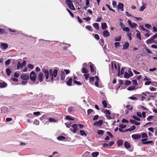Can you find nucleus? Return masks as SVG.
<instances>
[{"label":"nucleus","instance_id":"nucleus-1","mask_svg":"<svg viewBox=\"0 0 157 157\" xmlns=\"http://www.w3.org/2000/svg\"><path fill=\"white\" fill-rule=\"evenodd\" d=\"M42 70L43 72L44 73L46 81H48V79L49 77L51 81H53L54 77H56L57 75L58 70L56 69H54L53 71L51 69L48 71L44 68V67H43L42 69Z\"/></svg>","mask_w":157,"mask_h":157},{"label":"nucleus","instance_id":"nucleus-2","mask_svg":"<svg viewBox=\"0 0 157 157\" xmlns=\"http://www.w3.org/2000/svg\"><path fill=\"white\" fill-rule=\"evenodd\" d=\"M30 77L31 80L33 82L35 81L36 78V75L35 72L32 71L31 72L30 75Z\"/></svg>","mask_w":157,"mask_h":157},{"label":"nucleus","instance_id":"nucleus-3","mask_svg":"<svg viewBox=\"0 0 157 157\" xmlns=\"http://www.w3.org/2000/svg\"><path fill=\"white\" fill-rule=\"evenodd\" d=\"M38 79L40 82L43 81V74L41 73L40 72L37 76Z\"/></svg>","mask_w":157,"mask_h":157},{"label":"nucleus","instance_id":"nucleus-4","mask_svg":"<svg viewBox=\"0 0 157 157\" xmlns=\"http://www.w3.org/2000/svg\"><path fill=\"white\" fill-rule=\"evenodd\" d=\"M132 138L134 140H137L141 138V136L140 134H134L132 135Z\"/></svg>","mask_w":157,"mask_h":157},{"label":"nucleus","instance_id":"nucleus-5","mask_svg":"<svg viewBox=\"0 0 157 157\" xmlns=\"http://www.w3.org/2000/svg\"><path fill=\"white\" fill-rule=\"evenodd\" d=\"M21 78L24 80H27L29 79V75L23 74L21 75Z\"/></svg>","mask_w":157,"mask_h":157},{"label":"nucleus","instance_id":"nucleus-6","mask_svg":"<svg viewBox=\"0 0 157 157\" xmlns=\"http://www.w3.org/2000/svg\"><path fill=\"white\" fill-rule=\"evenodd\" d=\"M103 36L105 37H106L110 36V33L108 30H104L103 32Z\"/></svg>","mask_w":157,"mask_h":157},{"label":"nucleus","instance_id":"nucleus-7","mask_svg":"<svg viewBox=\"0 0 157 157\" xmlns=\"http://www.w3.org/2000/svg\"><path fill=\"white\" fill-rule=\"evenodd\" d=\"M103 123V120H100L98 121L95 122L94 123V125L96 126H100Z\"/></svg>","mask_w":157,"mask_h":157},{"label":"nucleus","instance_id":"nucleus-8","mask_svg":"<svg viewBox=\"0 0 157 157\" xmlns=\"http://www.w3.org/2000/svg\"><path fill=\"white\" fill-rule=\"evenodd\" d=\"M74 106H71L69 107V112H72L75 110V108H76L77 107V105L75 103H74L72 104Z\"/></svg>","mask_w":157,"mask_h":157},{"label":"nucleus","instance_id":"nucleus-9","mask_svg":"<svg viewBox=\"0 0 157 157\" xmlns=\"http://www.w3.org/2000/svg\"><path fill=\"white\" fill-rule=\"evenodd\" d=\"M117 8L118 9L120 10L121 11H123L124 10L123 4L121 3H119L118 6Z\"/></svg>","mask_w":157,"mask_h":157},{"label":"nucleus","instance_id":"nucleus-10","mask_svg":"<svg viewBox=\"0 0 157 157\" xmlns=\"http://www.w3.org/2000/svg\"><path fill=\"white\" fill-rule=\"evenodd\" d=\"M117 66H118V67H117V64L116 63H114V66L116 70L117 69V71H118V75L119 76V75H120V67L118 64H117Z\"/></svg>","mask_w":157,"mask_h":157},{"label":"nucleus","instance_id":"nucleus-11","mask_svg":"<svg viewBox=\"0 0 157 157\" xmlns=\"http://www.w3.org/2000/svg\"><path fill=\"white\" fill-rule=\"evenodd\" d=\"M1 112L2 113H6L8 111L9 109L6 107H2L1 108Z\"/></svg>","mask_w":157,"mask_h":157},{"label":"nucleus","instance_id":"nucleus-12","mask_svg":"<svg viewBox=\"0 0 157 157\" xmlns=\"http://www.w3.org/2000/svg\"><path fill=\"white\" fill-rule=\"evenodd\" d=\"M7 86V83L5 82H0V88H4Z\"/></svg>","mask_w":157,"mask_h":157},{"label":"nucleus","instance_id":"nucleus-13","mask_svg":"<svg viewBox=\"0 0 157 157\" xmlns=\"http://www.w3.org/2000/svg\"><path fill=\"white\" fill-rule=\"evenodd\" d=\"M129 46V43L128 42H125L123 45V49H127Z\"/></svg>","mask_w":157,"mask_h":157},{"label":"nucleus","instance_id":"nucleus-14","mask_svg":"<svg viewBox=\"0 0 157 157\" xmlns=\"http://www.w3.org/2000/svg\"><path fill=\"white\" fill-rule=\"evenodd\" d=\"M69 8L73 10H75V7L73 5L72 1L70 0H69Z\"/></svg>","mask_w":157,"mask_h":157},{"label":"nucleus","instance_id":"nucleus-15","mask_svg":"<svg viewBox=\"0 0 157 157\" xmlns=\"http://www.w3.org/2000/svg\"><path fill=\"white\" fill-rule=\"evenodd\" d=\"M124 146L125 148L127 149L131 147L130 144L127 141H125L124 144Z\"/></svg>","mask_w":157,"mask_h":157},{"label":"nucleus","instance_id":"nucleus-16","mask_svg":"<svg viewBox=\"0 0 157 157\" xmlns=\"http://www.w3.org/2000/svg\"><path fill=\"white\" fill-rule=\"evenodd\" d=\"M57 139L58 140L62 141L66 139V138L63 136H59L57 137Z\"/></svg>","mask_w":157,"mask_h":157},{"label":"nucleus","instance_id":"nucleus-17","mask_svg":"<svg viewBox=\"0 0 157 157\" xmlns=\"http://www.w3.org/2000/svg\"><path fill=\"white\" fill-rule=\"evenodd\" d=\"M91 64L90 65V68L91 70V71L93 73L94 72L95 69L94 68V65L90 63Z\"/></svg>","mask_w":157,"mask_h":157},{"label":"nucleus","instance_id":"nucleus-18","mask_svg":"<svg viewBox=\"0 0 157 157\" xmlns=\"http://www.w3.org/2000/svg\"><path fill=\"white\" fill-rule=\"evenodd\" d=\"M107 24L106 23H103L101 25V28L103 30L106 29L107 27Z\"/></svg>","mask_w":157,"mask_h":157},{"label":"nucleus","instance_id":"nucleus-19","mask_svg":"<svg viewBox=\"0 0 157 157\" xmlns=\"http://www.w3.org/2000/svg\"><path fill=\"white\" fill-rule=\"evenodd\" d=\"M154 41L151 38L147 40L146 41V43L147 44H149L150 43H153L154 42Z\"/></svg>","mask_w":157,"mask_h":157},{"label":"nucleus","instance_id":"nucleus-20","mask_svg":"<svg viewBox=\"0 0 157 157\" xmlns=\"http://www.w3.org/2000/svg\"><path fill=\"white\" fill-rule=\"evenodd\" d=\"M82 72L83 73H87L88 72V71L86 68L83 67L82 68Z\"/></svg>","mask_w":157,"mask_h":157},{"label":"nucleus","instance_id":"nucleus-21","mask_svg":"<svg viewBox=\"0 0 157 157\" xmlns=\"http://www.w3.org/2000/svg\"><path fill=\"white\" fill-rule=\"evenodd\" d=\"M94 27L97 30H98L99 29V25L98 23H94L93 24Z\"/></svg>","mask_w":157,"mask_h":157},{"label":"nucleus","instance_id":"nucleus-22","mask_svg":"<svg viewBox=\"0 0 157 157\" xmlns=\"http://www.w3.org/2000/svg\"><path fill=\"white\" fill-rule=\"evenodd\" d=\"M1 46L2 48L5 49L8 48V45L6 43H2L1 44Z\"/></svg>","mask_w":157,"mask_h":157},{"label":"nucleus","instance_id":"nucleus-23","mask_svg":"<svg viewBox=\"0 0 157 157\" xmlns=\"http://www.w3.org/2000/svg\"><path fill=\"white\" fill-rule=\"evenodd\" d=\"M99 154L98 152H94L92 153V157H97Z\"/></svg>","mask_w":157,"mask_h":157},{"label":"nucleus","instance_id":"nucleus-24","mask_svg":"<svg viewBox=\"0 0 157 157\" xmlns=\"http://www.w3.org/2000/svg\"><path fill=\"white\" fill-rule=\"evenodd\" d=\"M131 77L130 74H129L127 72H125L124 74V78H128Z\"/></svg>","mask_w":157,"mask_h":157},{"label":"nucleus","instance_id":"nucleus-25","mask_svg":"<svg viewBox=\"0 0 157 157\" xmlns=\"http://www.w3.org/2000/svg\"><path fill=\"white\" fill-rule=\"evenodd\" d=\"M80 132L81 135L82 136H86L87 135L85 131L83 130H80Z\"/></svg>","mask_w":157,"mask_h":157},{"label":"nucleus","instance_id":"nucleus-26","mask_svg":"<svg viewBox=\"0 0 157 157\" xmlns=\"http://www.w3.org/2000/svg\"><path fill=\"white\" fill-rule=\"evenodd\" d=\"M85 27L88 30L90 31H93V29L91 26L90 25L86 26Z\"/></svg>","mask_w":157,"mask_h":157},{"label":"nucleus","instance_id":"nucleus-27","mask_svg":"<svg viewBox=\"0 0 157 157\" xmlns=\"http://www.w3.org/2000/svg\"><path fill=\"white\" fill-rule=\"evenodd\" d=\"M92 112H94V113H95V112L94 111V110L91 109H88L87 111V113L88 115H90V114H91Z\"/></svg>","mask_w":157,"mask_h":157},{"label":"nucleus","instance_id":"nucleus-28","mask_svg":"<svg viewBox=\"0 0 157 157\" xmlns=\"http://www.w3.org/2000/svg\"><path fill=\"white\" fill-rule=\"evenodd\" d=\"M144 48L145 49L146 51L148 53L150 54H152V52L150 51V50L148 48L145 46L144 47Z\"/></svg>","mask_w":157,"mask_h":157},{"label":"nucleus","instance_id":"nucleus-29","mask_svg":"<svg viewBox=\"0 0 157 157\" xmlns=\"http://www.w3.org/2000/svg\"><path fill=\"white\" fill-rule=\"evenodd\" d=\"M102 104L103 105V107L104 108L107 107V103L106 101L105 100L103 101H102Z\"/></svg>","mask_w":157,"mask_h":157},{"label":"nucleus","instance_id":"nucleus-30","mask_svg":"<svg viewBox=\"0 0 157 157\" xmlns=\"http://www.w3.org/2000/svg\"><path fill=\"white\" fill-rule=\"evenodd\" d=\"M104 112L106 114H108V115H110L111 114V113L109 110L107 109L104 110Z\"/></svg>","mask_w":157,"mask_h":157},{"label":"nucleus","instance_id":"nucleus-31","mask_svg":"<svg viewBox=\"0 0 157 157\" xmlns=\"http://www.w3.org/2000/svg\"><path fill=\"white\" fill-rule=\"evenodd\" d=\"M61 80H63L65 78V73L64 72H62L61 73Z\"/></svg>","mask_w":157,"mask_h":157},{"label":"nucleus","instance_id":"nucleus-32","mask_svg":"<svg viewBox=\"0 0 157 157\" xmlns=\"http://www.w3.org/2000/svg\"><path fill=\"white\" fill-rule=\"evenodd\" d=\"M104 132V131L101 130H98L97 132V133L99 135H102Z\"/></svg>","mask_w":157,"mask_h":157},{"label":"nucleus","instance_id":"nucleus-33","mask_svg":"<svg viewBox=\"0 0 157 157\" xmlns=\"http://www.w3.org/2000/svg\"><path fill=\"white\" fill-rule=\"evenodd\" d=\"M6 72L7 75H9L11 72L10 69L9 68H8L6 69Z\"/></svg>","mask_w":157,"mask_h":157},{"label":"nucleus","instance_id":"nucleus-34","mask_svg":"<svg viewBox=\"0 0 157 157\" xmlns=\"http://www.w3.org/2000/svg\"><path fill=\"white\" fill-rule=\"evenodd\" d=\"M126 107L129 110H131L133 109V107L131 105H127Z\"/></svg>","mask_w":157,"mask_h":157},{"label":"nucleus","instance_id":"nucleus-35","mask_svg":"<svg viewBox=\"0 0 157 157\" xmlns=\"http://www.w3.org/2000/svg\"><path fill=\"white\" fill-rule=\"evenodd\" d=\"M117 143L118 145L119 146H121L123 144V142L122 140H118L117 142Z\"/></svg>","mask_w":157,"mask_h":157},{"label":"nucleus","instance_id":"nucleus-36","mask_svg":"<svg viewBox=\"0 0 157 157\" xmlns=\"http://www.w3.org/2000/svg\"><path fill=\"white\" fill-rule=\"evenodd\" d=\"M89 80L90 82L92 83V82L94 81V78L93 77H90L89 78Z\"/></svg>","mask_w":157,"mask_h":157},{"label":"nucleus","instance_id":"nucleus-37","mask_svg":"<svg viewBox=\"0 0 157 157\" xmlns=\"http://www.w3.org/2000/svg\"><path fill=\"white\" fill-rule=\"evenodd\" d=\"M141 136L142 138H147L148 136L147 134L145 133H144L141 134Z\"/></svg>","mask_w":157,"mask_h":157},{"label":"nucleus","instance_id":"nucleus-38","mask_svg":"<svg viewBox=\"0 0 157 157\" xmlns=\"http://www.w3.org/2000/svg\"><path fill=\"white\" fill-rule=\"evenodd\" d=\"M21 64L20 61H18L17 64V68L18 70H19L20 67H21Z\"/></svg>","mask_w":157,"mask_h":157},{"label":"nucleus","instance_id":"nucleus-39","mask_svg":"<svg viewBox=\"0 0 157 157\" xmlns=\"http://www.w3.org/2000/svg\"><path fill=\"white\" fill-rule=\"evenodd\" d=\"M121 36H119L118 37H116L115 39L114 40L115 41H120L121 40Z\"/></svg>","mask_w":157,"mask_h":157},{"label":"nucleus","instance_id":"nucleus-40","mask_svg":"<svg viewBox=\"0 0 157 157\" xmlns=\"http://www.w3.org/2000/svg\"><path fill=\"white\" fill-rule=\"evenodd\" d=\"M74 82L75 83L78 85H82L81 82L80 81H78L76 80H74Z\"/></svg>","mask_w":157,"mask_h":157},{"label":"nucleus","instance_id":"nucleus-41","mask_svg":"<svg viewBox=\"0 0 157 157\" xmlns=\"http://www.w3.org/2000/svg\"><path fill=\"white\" fill-rule=\"evenodd\" d=\"M135 88V87L134 86H131L129 87L128 88L127 90H134Z\"/></svg>","mask_w":157,"mask_h":157},{"label":"nucleus","instance_id":"nucleus-42","mask_svg":"<svg viewBox=\"0 0 157 157\" xmlns=\"http://www.w3.org/2000/svg\"><path fill=\"white\" fill-rule=\"evenodd\" d=\"M132 28H133L134 27L136 28L137 26V25L135 23H133L131 25H130Z\"/></svg>","mask_w":157,"mask_h":157},{"label":"nucleus","instance_id":"nucleus-43","mask_svg":"<svg viewBox=\"0 0 157 157\" xmlns=\"http://www.w3.org/2000/svg\"><path fill=\"white\" fill-rule=\"evenodd\" d=\"M153 117V116L151 115L149 116L147 118V121H151Z\"/></svg>","mask_w":157,"mask_h":157},{"label":"nucleus","instance_id":"nucleus-44","mask_svg":"<svg viewBox=\"0 0 157 157\" xmlns=\"http://www.w3.org/2000/svg\"><path fill=\"white\" fill-rule=\"evenodd\" d=\"M132 117L133 118V119L135 120H136L138 121H140V119L137 117L136 116H135L133 115L132 116Z\"/></svg>","mask_w":157,"mask_h":157},{"label":"nucleus","instance_id":"nucleus-45","mask_svg":"<svg viewBox=\"0 0 157 157\" xmlns=\"http://www.w3.org/2000/svg\"><path fill=\"white\" fill-rule=\"evenodd\" d=\"M10 59H8L5 62V65H9L10 64Z\"/></svg>","mask_w":157,"mask_h":157},{"label":"nucleus","instance_id":"nucleus-46","mask_svg":"<svg viewBox=\"0 0 157 157\" xmlns=\"http://www.w3.org/2000/svg\"><path fill=\"white\" fill-rule=\"evenodd\" d=\"M84 76L85 77V78L86 80H87L89 76V74H86L84 75Z\"/></svg>","mask_w":157,"mask_h":157},{"label":"nucleus","instance_id":"nucleus-47","mask_svg":"<svg viewBox=\"0 0 157 157\" xmlns=\"http://www.w3.org/2000/svg\"><path fill=\"white\" fill-rule=\"evenodd\" d=\"M119 126L121 128H124L126 127V125L123 124H121L119 125Z\"/></svg>","mask_w":157,"mask_h":157},{"label":"nucleus","instance_id":"nucleus-48","mask_svg":"<svg viewBox=\"0 0 157 157\" xmlns=\"http://www.w3.org/2000/svg\"><path fill=\"white\" fill-rule=\"evenodd\" d=\"M136 37L140 40H141V37L140 36V33H139L136 34Z\"/></svg>","mask_w":157,"mask_h":157},{"label":"nucleus","instance_id":"nucleus-49","mask_svg":"<svg viewBox=\"0 0 157 157\" xmlns=\"http://www.w3.org/2000/svg\"><path fill=\"white\" fill-rule=\"evenodd\" d=\"M125 67H122L121 70V74H120V75H123L124 72V71L125 69Z\"/></svg>","mask_w":157,"mask_h":157},{"label":"nucleus","instance_id":"nucleus-50","mask_svg":"<svg viewBox=\"0 0 157 157\" xmlns=\"http://www.w3.org/2000/svg\"><path fill=\"white\" fill-rule=\"evenodd\" d=\"M123 30L127 32H129L130 31L129 28L128 27H125L123 29Z\"/></svg>","mask_w":157,"mask_h":157},{"label":"nucleus","instance_id":"nucleus-51","mask_svg":"<svg viewBox=\"0 0 157 157\" xmlns=\"http://www.w3.org/2000/svg\"><path fill=\"white\" fill-rule=\"evenodd\" d=\"M115 46V47L117 48L118 47H120V44L119 42H116L114 43Z\"/></svg>","mask_w":157,"mask_h":157},{"label":"nucleus","instance_id":"nucleus-52","mask_svg":"<svg viewBox=\"0 0 157 157\" xmlns=\"http://www.w3.org/2000/svg\"><path fill=\"white\" fill-rule=\"evenodd\" d=\"M145 8V6L144 5H143L140 8V10L142 11Z\"/></svg>","mask_w":157,"mask_h":157},{"label":"nucleus","instance_id":"nucleus-53","mask_svg":"<svg viewBox=\"0 0 157 157\" xmlns=\"http://www.w3.org/2000/svg\"><path fill=\"white\" fill-rule=\"evenodd\" d=\"M145 27L147 29H150L151 27V26L149 24H145Z\"/></svg>","mask_w":157,"mask_h":157},{"label":"nucleus","instance_id":"nucleus-54","mask_svg":"<svg viewBox=\"0 0 157 157\" xmlns=\"http://www.w3.org/2000/svg\"><path fill=\"white\" fill-rule=\"evenodd\" d=\"M48 120L51 122H55L56 121V120L55 119L51 117L49 118Z\"/></svg>","mask_w":157,"mask_h":157},{"label":"nucleus","instance_id":"nucleus-55","mask_svg":"<svg viewBox=\"0 0 157 157\" xmlns=\"http://www.w3.org/2000/svg\"><path fill=\"white\" fill-rule=\"evenodd\" d=\"M131 83V82L129 80H126L125 81V84L127 85H130Z\"/></svg>","mask_w":157,"mask_h":157},{"label":"nucleus","instance_id":"nucleus-56","mask_svg":"<svg viewBox=\"0 0 157 157\" xmlns=\"http://www.w3.org/2000/svg\"><path fill=\"white\" fill-rule=\"evenodd\" d=\"M133 84L135 86H136L137 85L138 83L136 80H133L132 81Z\"/></svg>","mask_w":157,"mask_h":157},{"label":"nucleus","instance_id":"nucleus-57","mask_svg":"<svg viewBox=\"0 0 157 157\" xmlns=\"http://www.w3.org/2000/svg\"><path fill=\"white\" fill-rule=\"evenodd\" d=\"M128 98L131 99V100H137V98L134 97H129Z\"/></svg>","mask_w":157,"mask_h":157},{"label":"nucleus","instance_id":"nucleus-58","mask_svg":"<svg viewBox=\"0 0 157 157\" xmlns=\"http://www.w3.org/2000/svg\"><path fill=\"white\" fill-rule=\"evenodd\" d=\"M106 6L108 7V8L109 9V10L110 11H112L113 12H115V10L110 7L109 5H108L107 4H106Z\"/></svg>","mask_w":157,"mask_h":157},{"label":"nucleus","instance_id":"nucleus-59","mask_svg":"<svg viewBox=\"0 0 157 157\" xmlns=\"http://www.w3.org/2000/svg\"><path fill=\"white\" fill-rule=\"evenodd\" d=\"M122 122L123 123H128L129 122V121H128L126 120L124 118H123L122 119Z\"/></svg>","mask_w":157,"mask_h":157},{"label":"nucleus","instance_id":"nucleus-60","mask_svg":"<svg viewBox=\"0 0 157 157\" xmlns=\"http://www.w3.org/2000/svg\"><path fill=\"white\" fill-rule=\"evenodd\" d=\"M153 143V141H148L146 142H145L144 143H143L144 144H151Z\"/></svg>","mask_w":157,"mask_h":157},{"label":"nucleus","instance_id":"nucleus-61","mask_svg":"<svg viewBox=\"0 0 157 157\" xmlns=\"http://www.w3.org/2000/svg\"><path fill=\"white\" fill-rule=\"evenodd\" d=\"M140 28L143 31H146V32L148 31V30H147L146 29H145L144 28V27L142 25H141L140 26Z\"/></svg>","mask_w":157,"mask_h":157},{"label":"nucleus","instance_id":"nucleus-62","mask_svg":"<svg viewBox=\"0 0 157 157\" xmlns=\"http://www.w3.org/2000/svg\"><path fill=\"white\" fill-rule=\"evenodd\" d=\"M157 37V34L154 35L152 36L151 38L154 40Z\"/></svg>","mask_w":157,"mask_h":157},{"label":"nucleus","instance_id":"nucleus-63","mask_svg":"<svg viewBox=\"0 0 157 157\" xmlns=\"http://www.w3.org/2000/svg\"><path fill=\"white\" fill-rule=\"evenodd\" d=\"M77 19L78 21L80 23H82V20L81 19V18L78 16H77Z\"/></svg>","mask_w":157,"mask_h":157},{"label":"nucleus","instance_id":"nucleus-64","mask_svg":"<svg viewBox=\"0 0 157 157\" xmlns=\"http://www.w3.org/2000/svg\"><path fill=\"white\" fill-rule=\"evenodd\" d=\"M95 38L97 40L99 39L100 37L99 35L97 34H95L94 36Z\"/></svg>","mask_w":157,"mask_h":157}]
</instances>
